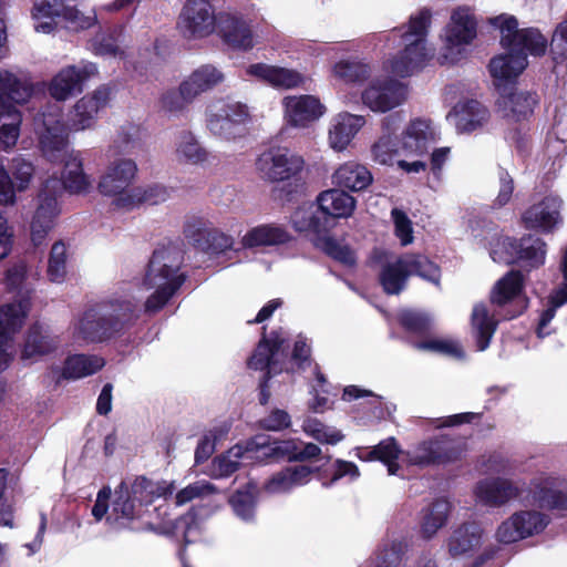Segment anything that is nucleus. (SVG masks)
Listing matches in <instances>:
<instances>
[{
    "mask_svg": "<svg viewBox=\"0 0 567 567\" xmlns=\"http://www.w3.org/2000/svg\"><path fill=\"white\" fill-rule=\"evenodd\" d=\"M524 278L519 271L512 270L501 278L491 292L493 303L502 306L516 299L523 291Z\"/></svg>",
    "mask_w": 567,
    "mask_h": 567,
    "instance_id": "obj_51",
    "label": "nucleus"
},
{
    "mask_svg": "<svg viewBox=\"0 0 567 567\" xmlns=\"http://www.w3.org/2000/svg\"><path fill=\"white\" fill-rule=\"evenodd\" d=\"M402 454V451L394 437H388L381 441L371 450H364L359 455L360 458L365 461L378 460L386 465L390 475L398 474L399 466L396 460Z\"/></svg>",
    "mask_w": 567,
    "mask_h": 567,
    "instance_id": "obj_47",
    "label": "nucleus"
},
{
    "mask_svg": "<svg viewBox=\"0 0 567 567\" xmlns=\"http://www.w3.org/2000/svg\"><path fill=\"white\" fill-rule=\"evenodd\" d=\"M97 73L92 62H82L61 69L51 80L50 95L56 101H65L83 90V83Z\"/></svg>",
    "mask_w": 567,
    "mask_h": 567,
    "instance_id": "obj_19",
    "label": "nucleus"
},
{
    "mask_svg": "<svg viewBox=\"0 0 567 567\" xmlns=\"http://www.w3.org/2000/svg\"><path fill=\"white\" fill-rule=\"evenodd\" d=\"M482 542V529L476 524H467L455 529L447 540V549L452 557L466 556L476 549Z\"/></svg>",
    "mask_w": 567,
    "mask_h": 567,
    "instance_id": "obj_38",
    "label": "nucleus"
},
{
    "mask_svg": "<svg viewBox=\"0 0 567 567\" xmlns=\"http://www.w3.org/2000/svg\"><path fill=\"white\" fill-rule=\"evenodd\" d=\"M332 184L352 192L365 189L373 181L367 166L357 162L341 164L331 176Z\"/></svg>",
    "mask_w": 567,
    "mask_h": 567,
    "instance_id": "obj_35",
    "label": "nucleus"
},
{
    "mask_svg": "<svg viewBox=\"0 0 567 567\" xmlns=\"http://www.w3.org/2000/svg\"><path fill=\"white\" fill-rule=\"evenodd\" d=\"M260 489L256 483L249 482L243 489L234 493L229 504L237 518L250 524L256 520V506Z\"/></svg>",
    "mask_w": 567,
    "mask_h": 567,
    "instance_id": "obj_42",
    "label": "nucleus"
},
{
    "mask_svg": "<svg viewBox=\"0 0 567 567\" xmlns=\"http://www.w3.org/2000/svg\"><path fill=\"white\" fill-rule=\"evenodd\" d=\"M557 480L548 474H540L530 481L534 498L540 507L550 511H567V493L556 489Z\"/></svg>",
    "mask_w": 567,
    "mask_h": 567,
    "instance_id": "obj_32",
    "label": "nucleus"
},
{
    "mask_svg": "<svg viewBox=\"0 0 567 567\" xmlns=\"http://www.w3.org/2000/svg\"><path fill=\"white\" fill-rule=\"evenodd\" d=\"M518 250L519 241L504 237L497 239L496 244L491 248V257L496 262L513 264L517 261Z\"/></svg>",
    "mask_w": 567,
    "mask_h": 567,
    "instance_id": "obj_58",
    "label": "nucleus"
},
{
    "mask_svg": "<svg viewBox=\"0 0 567 567\" xmlns=\"http://www.w3.org/2000/svg\"><path fill=\"white\" fill-rule=\"evenodd\" d=\"M59 346L60 339L58 336L53 334L48 327L35 323L28 330L21 357L22 359L37 360L53 352Z\"/></svg>",
    "mask_w": 567,
    "mask_h": 567,
    "instance_id": "obj_33",
    "label": "nucleus"
},
{
    "mask_svg": "<svg viewBox=\"0 0 567 567\" xmlns=\"http://www.w3.org/2000/svg\"><path fill=\"white\" fill-rule=\"evenodd\" d=\"M111 91L107 86H100L92 93L80 99L70 111L68 121L62 122L61 109L50 105L34 118V130L40 138V144L45 156L52 159L58 153L68 147L70 132H80L92 128L99 113L106 107Z\"/></svg>",
    "mask_w": 567,
    "mask_h": 567,
    "instance_id": "obj_1",
    "label": "nucleus"
},
{
    "mask_svg": "<svg viewBox=\"0 0 567 567\" xmlns=\"http://www.w3.org/2000/svg\"><path fill=\"white\" fill-rule=\"evenodd\" d=\"M363 115L342 112L332 117L328 131V144L336 152L347 150L352 140L364 126Z\"/></svg>",
    "mask_w": 567,
    "mask_h": 567,
    "instance_id": "obj_27",
    "label": "nucleus"
},
{
    "mask_svg": "<svg viewBox=\"0 0 567 567\" xmlns=\"http://www.w3.org/2000/svg\"><path fill=\"white\" fill-rule=\"evenodd\" d=\"M408 86L390 76L371 80L361 93L362 104L374 113H386L408 99Z\"/></svg>",
    "mask_w": 567,
    "mask_h": 567,
    "instance_id": "obj_14",
    "label": "nucleus"
},
{
    "mask_svg": "<svg viewBox=\"0 0 567 567\" xmlns=\"http://www.w3.org/2000/svg\"><path fill=\"white\" fill-rule=\"evenodd\" d=\"M471 322L473 333L476 338L477 349L480 351L486 350L496 330L497 321L489 315L485 305L477 303L473 308Z\"/></svg>",
    "mask_w": 567,
    "mask_h": 567,
    "instance_id": "obj_46",
    "label": "nucleus"
},
{
    "mask_svg": "<svg viewBox=\"0 0 567 567\" xmlns=\"http://www.w3.org/2000/svg\"><path fill=\"white\" fill-rule=\"evenodd\" d=\"M317 202L322 214L334 218L350 217L357 204L353 196L338 188L320 193Z\"/></svg>",
    "mask_w": 567,
    "mask_h": 567,
    "instance_id": "obj_36",
    "label": "nucleus"
},
{
    "mask_svg": "<svg viewBox=\"0 0 567 567\" xmlns=\"http://www.w3.org/2000/svg\"><path fill=\"white\" fill-rule=\"evenodd\" d=\"M458 133H472L488 121V111L478 101H460L446 116Z\"/></svg>",
    "mask_w": 567,
    "mask_h": 567,
    "instance_id": "obj_25",
    "label": "nucleus"
},
{
    "mask_svg": "<svg viewBox=\"0 0 567 567\" xmlns=\"http://www.w3.org/2000/svg\"><path fill=\"white\" fill-rule=\"evenodd\" d=\"M401 148L400 136L382 133L371 145V158L375 164L382 166H394L402 157L404 151Z\"/></svg>",
    "mask_w": 567,
    "mask_h": 567,
    "instance_id": "obj_41",
    "label": "nucleus"
},
{
    "mask_svg": "<svg viewBox=\"0 0 567 567\" xmlns=\"http://www.w3.org/2000/svg\"><path fill=\"white\" fill-rule=\"evenodd\" d=\"M246 75L262 81L276 89L292 90L301 87L307 76L293 69L254 63L246 68Z\"/></svg>",
    "mask_w": 567,
    "mask_h": 567,
    "instance_id": "obj_22",
    "label": "nucleus"
},
{
    "mask_svg": "<svg viewBox=\"0 0 567 567\" xmlns=\"http://www.w3.org/2000/svg\"><path fill=\"white\" fill-rule=\"evenodd\" d=\"M64 156V169L62 173V183L64 188L71 194H87L93 188V177L84 172L83 158L80 152H68L66 147L58 153L56 159ZM49 159H52L48 156Z\"/></svg>",
    "mask_w": 567,
    "mask_h": 567,
    "instance_id": "obj_26",
    "label": "nucleus"
},
{
    "mask_svg": "<svg viewBox=\"0 0 567 567\" xmlns=\"http://www.w3.org/2000/svg\"><path fill=\"white\" fill-rule=\"evenodd\" d=\"M370 66L358 60H341L332 68V75L344 84H354L369 78Z\"/></svg>",
    "mask_w": 567,
    "mask_h": 567,
    "instance_id": "obj_53",
    "label": "nucleus"
},
{
    "mask_svg": "<svg viewBox=\"0 0 567 567\" xmlns=\"http://www.w3.org/2000/svg\"><path fill=\"white\" fill-rule=\"evenodd\" d=\"M477 34V22L468 8H457L445 29L444 63L457 62Z\"/></svg>",
    "mask_w": 567,
    "mask_h": 567,
    "instance_id": "obj_13",
    "label": "nucleus"
},
{
    "mask_svg": "<svg viewBox=\"0 0 567 567\" xmlns=\"http://www.w3.org/2000/svg\"><path fill=\"white\" fill-rule=\"evenodd\" d=\"M252 121L250 109L239 101L217 100L205 111V125L215 137L231 142L245 135V126Z\"/></svg>",
    "mask_w": 567,
    "mask_h": 567,
    "instance_id": "obj_8",
    "label": "nucleus"
},
{
    "mask_svg": "<svg viewBox=\"0 0 567 567\" xmlns=\"http://www.w3.org/2000/svg\"><path fill=\"white\" fill-rule=\"evenodd\" d=\"M281 106L285 122L300 128L308 127L326 113V106L311 94L287 95Z\"/></svg>",
    "mask_w": 567,
    "mask_h": 567,
    "instance_id": "obj_18",
    "label": "nucleus"
},
{
    "mask_svg": "<svg viewBox=\"0 0 567 567\" xmlns=\"http://www.w3.org/2000/svg\"><path fill=\"white\" fill-rule=\"evenodd\" d=\"M171 197V190L161 184H151L132 188V194L124 199L128 205L126 210L134 209L142 204L157 205L166 202Z\"/></svg>",
    "mask_w": 567,
    "mask_h": 567,
    "instance_id": "obj_50",
    "label": "nucleus"
},
{
    "mask_svg": "<svg viewBox=\"0 0 567 567\" xmlns=\"http://www.w3.org/2000/svg\"><path fill=\"white\" fill-rule=\"evenodd\" d=\"M176 156L185 163L198 164L207 159V152L190 132H182L176 143Z\"/></svg>",
    "mask_w": 567,
    "mask_h": 567,
    "instance_id": "obj_54",
    "label": "nucleus"
},
{
    "mask_svg": "<svg viewBox=\"0 0 567 567\" xmlns=\"http://www.w3.org/2000/svg\"><path fill=\"white\" fill-rule=\"evenodd\" d=\"M288 240L287 231L276 225H259L249 229L241 238V245L245 248H255L259 246H272L284 244Z\"/></svg>",
    "mask_w": 567,
    "mask_h": 567,
    "instance_id": "obj_45",
    "label": "nucleus"
},
{
    "mask_svg": "<svg viewBox=\"0 0 567 567\" xmlns=\"http://www.w3.org/2000/svg\"><path fill=\"white\" fill-rule=\"evenodd\" d=\"M218 492L217 487L208 481L200 480L182 488L175 496L176 505H185L194 499H205Z\"/></svg>",
    "mask_w": 567,
    "mask_h": 567,
    "instance_id": "obj_57",
    "label": "nucleus"
},
{
    "mask_svg": "<svg viewBox=\"0 0 567 567\" xmlns=\"http://www.w3.org/2000/svg\"><path fill=\"white\" fill-rule=\"evenodd\" d=\"M137 165L131 158H120L111 162L97 183L99 192L112 198V205L118 209H127L124 199L132 194L131 184L135 179Z\"/></svg>",
    "mask_w": 567,
    "mask_h": 567,
    "instance_id": "obj_11",
    "label": "nucleus"
},
{
    "mask_svg": "<svg viewBox=\"0 0 567 567\" xmlns=\"http://www.w3.org/2000/svg\"><path fill=\"white\" fill-rule=\"evenodd\" d=\"M172 488L165 484L154 483L145 477H137L131 486L122 483L114 494L112 512L107 520L120 527H126L141 516L143 505L151 504L157 497H165Z\"/></svg>",
    "mask_w": 567,
    "mask_h": 567,
    "instance_id": "obj_6",
    "label": "nucleus"
},
{
    "mask_svg": "<svg viewBox=\"0 0 567 567\" xmlns=\"http://www.w3.org/2000/svg\"><path fill=\"white\" fill-rule=\"evenodd\" d=\"M62 18L65 20L68 28L72 30L87 29L92 27L96 21L94 12L84 14L76 8L72 7H65Z\"/></svg>",
    "mask_w": 567,
    "mask_h": 567,
    "instance_id": "obj_63",
    "label": "nucleus"
},
{
    "mask_svg": "<svg viewBox=\"0 0 567 567\" xmlns=\"http://www.w3.org/2000/svg\"><path fill=\"white\" fill-rule=\"evenodd\" d=\"M411 275L439 284L440 269L424 256L409 255L388 264L380 275V280L385 292L396 295L403 289L406 278Z\"/></svg>",
    "mask_w": 567,
    "mask_h": 567,
    "instance_id": "obj_9",
    "label": "nucleus"
},
{
    "mask_svg": "<svg viewBox=\"0 0 567 567\" xmlns=\"http://www.w3.org/2000/svg\"><path fill=\"white\" fill-rule=\"evenodd\" d=\"M319 245L327 255L344 265L350 266L355 261L353 251L331 237L322 238Z\"/></svg>",
    "mask_w": 567,
    "mask_h": 567,
    "instance_id": "obj_61",
    "label": "nucleus"
},
{
    "mask_svg": "<svg viewBox=\"0 0 567 567\" xmlns=\"http://www.w3.org/2000/svg\"><path fill=\"white\" fill-rule=\"evenodd\" d=\"M220 33L225 42L235 49L248 50L254 45L252 31L241 18L235 16L223 17Z\"/></svg>",
    "mask_w": 567,
    "mask_h": 567,
    "instance_id": "obj_37",
    "label": "nucleus"
},
{
    "mask_svg": "<svg viewBox=\"0 0 567 567\" xmlns=\"http://www.w3.org/2000/svg\"><path fill=\"white\" fill-rule=\"evenodd\" d=\"M561 200L556 196H547L526 209L522 216L526 228L550 231L560 219Z\"/></svg>",
    "mask_w": 567,
    "mask_h": 567,
    "instance_id": "obj_28",
    "label": "nucleus"
},
{
    "mask_svg": "<svg viewBox=\"0 0 567 567\" xmlns=\"http://www.w3.org/2000/svg\"><path fill=\"white\" fill-rule=\"evenodd\" d=\"M549 523V515L540 511L520 509L499 524L495 537L503 544L517 543L540 535Z\"/></svg>",
    "mask_w": 567,
    "mask_h": 567,
    "instance_id": "obj_12",
    "label": "nucleus"
},
{
    "mask_svg": "<svg viewBox=\"0 0 567 567\" xmlns=\"http://www.w3.org/2000/svg\"><path fill=\"white\" fill-rule=\"evenodd\" d=\"M250 450V440L245 444H236L226 453L216 457L208 471V475L213 478H223L236 472L239 465L245 462L256 461L255 451Z\"/></svg>",
    "mask_w": 567,
    "mask_h": 567,
    "instance_id": "obj_31",
    "label": "nucleus"
},
{
    "mask_svg": "<svg viewBox=\"0 0 567 567\" xmlns=\"http://www.w3.org/2000/svg\"><path fill=\"white\" fill-rule=\"evenodd\" d=\"M34 168L30 162L23 158H13L11 179L8 172L0 167V204L14 205L17 202L16 192H24L28 189Z\"/></svg>",
    "mask_w": 567,
    "mask_h": 567,
    "instance_id": "obj_24",
    "label": "nucleus"
},
{
    "mask_svg": "<svg viewBox=\"0 0 567 567\" xmlns=\"http://www.w3.org/2000/svg\"><path fill=\"white\" fill-rule=\"evenodd\" d=\"M135 310L136 305L130 300H112L93 306L74 319L72 338L79 344L104 341L132 321Z\"/></svg>",
    "mask_w": 567,
    "mask_h": 567,
    "instance_id": "obj_3",
    "label": "nucleus"
},
{
    "mask_svg": "<svg viewBox=\"0 0 567 567\" xmlns=\"http://www.w3.org/2000/svg\"><path fill=\"white\" fill-rule=\"evenodd\" d=\"M530 493L527 483L520 478L505 476L487 477L476 483V501L487 507L499 508L512 502H523Z\"/></svg>",
    "mask_w": 567,
    "mask_h": 567,
    "instance_id": "obj_10",
    "label": "nucleus"
},
{
    "mask_svg": "<svg viewBox=\"0 0 567 567\" xmlns=\"http://www.w3.org/2000/svg\"><path fill=\"white\" fill-rule=\"evenodd\" d=\"M430 12L423 10L412 16L401 33L403 48L386 61V69L394 75L405 78L423 70L434 58L435 49L426 41Z\"/></svg>",
    "mask_w": 567,
    "mask_h": 567,
    "instance_id": "obj_5",
    "label": "nucleus"
},
{
    "mask_svg": "<svg viewBox=\"0 0 567 567\" xmlns=\"http://www.w3.org/2000/svg\"><path fill=\"white\" fill-rule=\"evenodd\" d=\"M305 167L301 155L286 147H272L259 155L256 168L264 179L287 181L299 175Z\"/></svg>",
    "mask_w": 567,
    "mask_h": 567,
    "instance_id": "obj_15",
    "label": "nucleus"
},
{
    "mask_svg": "<svg viewBox=\"0 0 567 567\" xmlns=\"http://www.w3.org/2000/svg\"><path fill=\"white\" fill-rule=\"evenodd\" d=\"M536 97L528 92H507L504 87L503 92L497 100L498 110L504 117L520 121L527 118L536 105Z\"/></svg>",
    "mask_w": 567,
    "mask_h": 567,
    "instance_id": "obj_34",
    "label": "nucleus"
},
{
    "mask_svg": "<svg viewBox=\"0 0 567 567\" xmlns=\"http://www.w3.org/2000/svg\"><path fill=\"white\" fill-rule=\"evenodd\" d=\"M105 365L102 357L94 354H74L65 359L62 375L65 379L78 380L90 377Z\"/></svg>",
    "mask_w": 567,
    "mask_h": 567,
    "instance_id": "obj_44",
    "label": "nucleus"
},
{
    "mask_svg": "<svg viewBox=\"0 0 567 567\" xmlns=\"http://www.w3.org/2000/svg\"><path fill=\"white\" fill-rule=\"evenodd\" d=\"M223 81L224 75L219 70L213 65H203L183 82V91L188 97H196Z\"/></svg>",
    "mask_w": 567,
    "mask_h": 567,
    "instance_id": "obj_43",
    "label": "nucleus"
},
{
    "mask_svg": "<svg viewBox=\"0 0 567 567\" xmlns=\"http://www.w3.org/2000/svg\"><path fill=\"white\" fill-rule=\"evenodd\" d=\"M291 221L293 227L298 231H321L322 227L319 218L316 216V209L313 205H305L299 207L292 215Z\"/></svg>",
    "mask_w": 567,
    "mask_h": 567,
    "instance_id": "obj_60",
    "label": "nucleus"
},
{
    "mask_svg": "<svg viewBox=\"0 0 567 567\" xmlns=\"http://www.w3.org/2000/svg\"><path fill=\"white\" fill-rule=\"evenodd\" d=\"M30 302L21 299L0 308V337L13 341L16 333L22 328L29 312Z\"/></svg>",
    "mask_w": 567,
    "mask_h": 567,
    "instance_id": "obj_39",
    "label": "nucleus"
},
{
    "mask_svg": "<svg viewBox=\"0 0 567 567\" xmlns=\"http://www.w3.org/2000/svg\"><path fill=\"white\" fill-rule=\"evenodd\" d=\"M216 17L208 0H187L179 16L181 32L188 38H204L215 30Z\"/></svg>",
    "mask_w": 567,
    "mask_h": 567,
    "instance_id": "obj_17",
    "label": "nucleus"
},
{
    "mask_svg": "<svg viewBox=\"0 0 567 567\" xmlns=\"http://www.w3.org/2000/svg\"><path fill=\"white\" fill-rule=\"evenodd\" d=\"M391 218L394 224V234L402 246H408L413 241V225L408 215L399 209L391 210Z\"/></svg>",
    "mask_w": 567,
    "mask_h": 567,
    "instance_id": "obj_62",
    "label": "nucleus"
},
{
    "mask_svg": "<svg viewBox=\"0 0 567 567\" xmlns=\"http://www.w3.org/2000/svg\"><path fill=\"white\" fill-rule=\"evenodd\" d=\"M285 340L282 331L272 332L269 338L264 337L248 360L249 368L254 370L267 369L268 375L279 372L280 369L277 368V364L281 357Z\"/></svg>",
    "mask_w": 567,
    "mask_h": 567,
    "instance_id": "obj_29",
    "label": "nucleus"
},
{
    "mask_svg": "<svg viewBox=\"0 0 567 567\" xmlns=\"http://www.w3.org/2000/svg\"><path fill=\"white\" fill-rule=\"evenodd\" d=\"M463 453L462 444L450 439L425 441L406 452L412 465L426 466L457 460Z\"/></svg>",
    "mask_w": 567,
    "mask_h": 567,
    "instance_id": "obj_20",
    "label": "nucleus"
},
{
    "mask_svg": "<svg viewBox=\"0 0 567 567\" xmlns=\"http://www.w3.org/2000/svg\"><path fill=\"white\" fill-rule=\"evenodd\" d=\"M61 213L58 198L42 190L38 195V204L30 221V238L38 247L45 243L49 233L54 228L56 218Z\"/></svg>",
    "mask_w": 567,
    "mask_h": 567,
    "instance_id": "obj_21",
    "label": "nucleus"
},
{
    "mask_svg": "<svg viewBox=\"0 0 567 567\" xmlns=\"http://www.w3.org/2000/svg\"><path fill=\"white\" fill-rule=\"evenodd\" d=\"M489 22L499 29L501 44L506 51L489 62V72L495 84L501 87L515 81L526 69L528 54L543 55L548 41L537 29L519 30L518 22L513 16L501 14L492 18Z\"/></svg>",
    "mask_w": 567,
    "mask_h": 567,
    "instance_id": "obj_2",
    "label": "nucleus"
},
{
    "mask_svg": "<svg viewBox=\"0 0 567 567\" xmlns=\"http://www.w3.org/2000/svg\"><path fill=\"white\" fill-rule=\"evenodd\" d=\"M181 265L182 256L174 248L162 247L153 252L143 280L145 289L152 290L145 301L146 312H157L181 288L185 280Z\"/></svg>",
    "mask_w": 567,
    "mask_h": 567,
    "instance_id": "obj_4",
    "label": "nucleus"
},
{
    "mask_svg": "<svg viewBox=\"0 0 567 567\" xmlns=\"http://www.w3.org/2000/svg\"><path fill=\"white\" fill-rule=\"evenodd\" d=\"M420 350L442 353L452 358H463L464 351L461 344L453 339H431L416 343Z\"/></svg>",
    "mask_w": 567,
    "mask_h": 567,
    "instance_id": "obj_59",
    "label": "nucleus"
},
{
    "mask_svg": "<svg viewBox=\"0 0 567 567\" xmlns=\"http://www.w3.org/2000/svg\"><path fill=\"white\" fill-rule=\"evenodd\" d=\"M147 137L141 124L127 122L120 127L114 143L120 152L133 154L143 150Z\"/></svg>",
    "mask_w": 567,
    "mask_h": 567,
    "instance_id": "obj_48",
    "label": "nucleus"
},
{
    "mask_svg": "<svg viewBox=\"0 0 567 567\" xmlns=\"http://www.w3.org/2000/svg\"><path fill=\"white\" fill-rule=\"evenodd\" d=\"M545 256V243L542 239L529 236L519 240V250L516 262L522 267L528 269L538 268L544 265Z\"/></svg>",
    "mask_w": 567,
    "mask_h": 567,
    "instance_id": "obj_52",
    "label": "nucleus"
},
{
    "mask_svg": "<svg viewBox=\"0 0 567 567\" xmlns=\"http://www.w3.org/2000/svg\"><path fill=\"white\" fill-rule=\"evenodd\" d=\"M441 137L439 127L427 118H412L400 134L401 148L404 157H421L427 154L430 147Z\"/></svg>",
    "mask_w": 567,
    "mask_h": 567,
    "instance_id": "obj_16",
    "label": "nucleus"
},
{
    "mask_svg": "<svg viewBox=\"0 0 567 567\" xmlns=\"http://www.w3.org/2000/svg\"><path fill=\"white\" fill-rule=\"evenodd\" d=\"M63 0H34L32 9L33 28L38 33L49 34L55 29V17H62Z\"/></svg>",
    "mask_w": 567,
    "mask_h": 567,
    "instance_id": "obj_40",
    "label": "nucleus"
},
{
    "mask_svg": "<svg viewBox=\"0 0 567 567\" xmlns=\"http://www.w3.org/2000/svg\"><path fill=\"white\" fill-rule=\"evenodd\" d=\"M315 470L307 465H289L274 473L261 486V492L268 495L289 494L295 488L307 485Z\"/></svg>",
    "mask_w": 567,
    "mask_h": 567,
    "instance_id": "obj_23",
    "label": "nucleus"
},
{
    "mask_svg": "<svg viewBox=\"0 0 567 567\" xmlns=\"http://www.w3.org/2000/svg\"><path fill=\"white\" fill-rule=\"evenodd\" d=\"M298 441H270L269 436L260 434L250 439V450L255 451L256 461H278L287 458L296 461Z\"/></svg>",
    "mask_w": 567,
    "mask_h": 567,
    "instance_id": "obj_30",
    "label": "nucleus"
},
{
    "mask_svg": "<svg viewBox=\"0 0 567 567\" xmlns=\"http://www.w3.org/2000/svg\"><path fill=\"white\" fill-rule=\"evenodd\" d=\"M302 431L322 444L336 445L344 437L342 432L333 426L322 423L315 417H307L302 423Z\"/></svg>",
    "mask_w": 567,
    "mask_h": 567,
    "instance_id": "obj_55",
    "label": "nucleus"
},
{
    "mask_svg": "<svg viewBox=\"0 0 567 567\" xmlns=\"http://www.w3.org/2000/svg\"><path fill=\"white\" fill-rule=\"evenodd\" d=\"M551 52L555 60L567 61V20L560 23L553 34Z\"/></svg>",
    "mask_w": 567,
    "mask_h": 567,
    "instance_id": "obj_64",
    "label": "nucleus"
},
{
    "mask_svg": "<svg viewBox=\"0 0 567 567\" xmlns=\"http://www.w3.org/2000/svg\"><path fill=\"white\" fill-rule=\"evenodd\" d=\"M66 246L62 241L53 244L48 262V277L50 281L61 284L66 276Z\"/></svg>",
    "mask_w": 567,
    "mask_h": 567,
    "instance_id": "obj_56",
    "label": "nucleus"
},
{
    "mask_svg": "<svg viewBox=\"0 0 567 567\" xmlns=\"http://www.w3.org/2000/svg\"><path fill=\"white\" fill-rule=\"evenodd\" d=\"M450 512L451 503L446 498L434 501L423 514L421 524L423 536L433 537L446 524Z\"/></svg>",
    "mask_w": 567,
    "mask_h": 567,
    "instance_id": "obj_49",
    "label": "nucleus"
},
{
    "mask_svg": "<svg viewBox=\"0 0 567 567\" xmlns=\"http://www.w3.org/2000/svg\"><path fill=\"white\" fill-rule=\"evenodd\" d=\"M33 93L32 85L21 81L12 72L0 69V107L7 109V114L0 115V147L11 148L20 135L21 114L14 105L27 103Z\"/></svg>",
    "mask_w": 567,
    "mask_h": 567,
    "instance_id": "obj_7",
    "label": "nucleus"
}]
</instances>
